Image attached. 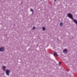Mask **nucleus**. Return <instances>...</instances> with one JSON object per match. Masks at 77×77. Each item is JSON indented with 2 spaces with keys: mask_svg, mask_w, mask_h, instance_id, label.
<instances>
[{
  "mask_svg": "<svg viewBox=\"0 0 77 77\" xmlns=\"http://www.w3.org/2000/svg\"><path fill=\"white\" fill-rule=\"evenodd\" d=\"M67 15L69 18L72 20L73 22H74L76 24H77V20L76 19H74V18H73V16H72V14L70 13H68Z\"/></svg>",
  "mask_w": 77,
  "mask_h": 77,
  "instance_id": "f257e3e1",
  "label": "nucleus"
},
{
  "mask_svg": "<svg viewBox=\"0 0 77 77\" xmlns=\"http://www.w3.org/2000/svg\"><path fill=\"white\" fill-rule=\"evenodd\" d=\"M54 56H55V57H57V56H58V55H57V53L54 52Z\"/></svg>",
  "mask_w": 77,
  "mask_h": 77,
  "instance_id": "f03ea898",
  "label": "nucleus"
},
{
  "mask_svg": "<svg viewBox=\"0 0 77 77\" xmlns=\"http://www.w3.org/2000/svg\"><path fill=\"white\" fill-rule=\"evenodd\" d=\"M10 72V71H9V70H6V74L8 75V76H9V73Z\"/></svg>",
  "mask_w": 77,
  "mask_h": 77,
  "instance_id": "7ed1b4c3",
  "label": "nucleus"
},
{
  "mask_svg": "<svg viewBox=\"0 0 77 77\" xmlns=\"http://www.w3.org/2000/svg\"><path fill=\"white\" fill-rule=\"evenodd\" d=\"M68 51V50H67V49H64L63 50V52L64 53H67V51Z\"/></svg>",
  "mask_w": 77,
  "mask_h": 77,
  "instance_id": "20e7f679",
  "label": "nucleus"
},
{
  "mask_svg": "<svg viewBox=\"0 0 77 77\" xmlns=\"http://www.w3.org/2000/svg\"><path fill=\"white\" fill-rule=\"evenodd\" d=\"M4 48L2 47L0 48V51H4Z\"/></svg>",
  "mask_w": 77,
  "mask_h": 77,
  "instance_id": "39448f33",
  "label": "nucleus"
},
{
  "mask_svg": "<svg viewBox=\"0 0 77 77\" xmlns=\"http://www.w3.org/2000/svg\"><path fill=\"white\" fill-rule=\"evenodd\" d=\"M63 26V23H62V22H61L60 23V26Z\"/></svg>",
  "mask_w": 77,
  "mask_h": 77,
  "instance_id": "423d86ee",
  "label": "nucleus"
},
{
  "mask_svg": "<svg viewBox=\"0 0 77 77\" xmlns=\"http://www.w3.org/2000/svg\"><path fill=\"white\" fill-rule=\"evenodd\" d=\"M6 68V67L5 66H3V71H5V68Z\"/></svg>",
  "mask_w": 77,
  "mask_h": 77,
  "instance_id": "0eeeda50",
  "label": "nucleus"
},
{
  "mask_svg": "<svg viewBox=\"0 0 77 77\" xmlns=\"http://www.w3.org/2000/svg\"><path fill=\"white\" fill-rule=\"evenodd\" d=\"M42 29H43V30H45V27H43V28H42Z\"/></svg>",
  "mask_w": 77,
  "mask_h": 77,
  "instance_id": "6e6552de",
  "label": "nucleus"
},
{
  "mask_svg": "<svg viewBox=\"0 0 77 77\" xmlns=\"http://www.w3.org/2000/svg\"><path fill=\"white\" fill-rule=\"evenodd\" d=\"M35 29H36V28L35 27H33L32 29L33 30H35Z\"/></svg>",
  "mask_w": 77,
  "mask_h": 77,
  "instance_id": "1a4fd4ad",
  "label": "nucleus"
},
{
  "mask_svg": "<svg viewBox=\"0 0 77 77\" xmlns=\"http://www.w3.org/2000/svg\"><path fill=\"white\" fill-rule=\"evenodd\" d=\"M31 11H32V12H33V9H31Z\"/></svg>",
  "mask_w": 77,
  "mask_h": 77,
  "instance_id": "9d476101",
  "label": "nucleus"
},
{
  "mask_svg": "<svg viewBox=\"0 0 77 77\" xmlns=\"http://www.w3.org/2000/svg\"><path fill=\"white\" fill-rule=\"evenodd\" d=\"M59 65H60V62H59Z\"/></svg>",
  "mask_w": 77,
  "mask_h": 77,
  "instance_id": "9b49d317",
  "label": "nucleus"
},
{
  "mask_svg": "<svg viewBox=\"0 0 77 77\" xmlns=\"http://www.w3.org/2000/svg\"><path fill=\"white\" fill-rule=\"evenodd\" d=\"M55 1H56L57 0H54Z\"/></svg>",
  "mask_w": 77,
  "mask_h": 77,
  "instance_id": "f8f14e48",
  "label": "nucleus"
},
{
  "mask_svg": "<svg viewBox=\"0 0 77 77\" xmlns=\"http://www.w3.org/2000/svg\"><path fill=\"white\" fill-rule=\"evenodd\" d=\"M41 1L42 0H40Z\"/></svg>",
  "mask_w": 77,
  "mask_h": 77,
  "instance_id": "ddd939ff",
  "label": "nucleus"
}]
</instances>
